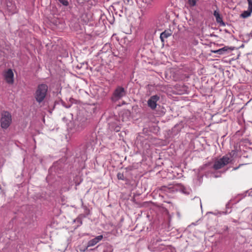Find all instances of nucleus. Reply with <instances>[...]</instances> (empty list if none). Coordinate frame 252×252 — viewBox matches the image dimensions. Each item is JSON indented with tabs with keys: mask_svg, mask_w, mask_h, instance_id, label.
<instances>
[{
	"mask_svg": "<svg viewBox=\"0 0 252 252\" xmlns=\"http://www.w3.org/2000/svg\"><path fill=\"white\" fill-rule=\"evenodd\" d=\"M48 89V86L45 84H39L34 94V96L36 101L38 103L42 102L47 94Z\"/></svg>",
	"mask_w": 252,
	"mask_h": 252,
	"instance_id": "1",
	"label": "nucleus"
},
{
	"mask_svg": "<svg viewBox=\"0 0 252 252\" xmlns=\"http://www.w3.org/2000/svg\"><path fill=\"white\" fill-rule=\"evenodd\" d=\"M90 123V119L80 114L74 122V126L77 131H80L88 126Z\"/></svg>",
	"mask_w": 252,
	"mask_h": 252,
	"instance_id": "2",
	"label": "nucleus"
},
{
	"mask_svg": "<svg viewBox=\"0 0 252 252\" xmlns=\"http://www.w3.org/2000/svg\"><path fill=\"white\" fill-rule=\"evenodd\" d=\"M12 123V116L10 112L3 111L1 113L0 126L3 129L7 128Z\"/></svg>",
	"mask_w": 252,
	"mask_h": 252,
	"instance_id": "3",
	"label": "nucleus"
},
{
	"mask_svg": "<svg viewBox=\"0 0 252 252\" xmlns=\"http://www.w3.org/2000/svg\"><path fill=\"white\" fill-rule=\"evenodd\" d=\"M126 94V91L121 86H118L113 92L112 99L117 101Z\"/></svg>",
	"mask_w": 252,
	"mask_h": 252,
	"instance_id": "4",
	"label": "nucleus"
},
{
	"mask_svg": "<svg viewBox=\"0 0 252 252\" xmlns=\"http://www.w3.org/2000/svg\"><path fill=\"white\" fill-rule=\"evenodd\" d=\"M230 161V159L229 157L223 156L222 158H220L219 160L215 162L213 165V168L215 170L220 169L228 164Z\"/></svg>",
	"mask_w": 252,
	"mask_h": 252,
	"instance_id": "5",
	"label": "nucleus"
},
{
	"mask_svg": "<svg viewBox=\"0 0 252 252\" xmlns=\"http://www.w3.org/2000/svg\"><path fill=\"white\" fill-rule=\"evenodd\" d=\"M161 188L162 189H165L164 190L165 191H166V189L172 190V191H173L174 190H179L186 194H189L190 192V189H187L181 184H176L171 188H167L165 186H163Z\"/></svg>",
	"mask_w": 252,
	"mask_h": 252,
	"instance_id": "6",
	"label": "nucleus"
},
{
	"mask_svg": "<svg viewBox=\"0 0 252 252\" xmlns=\"http://www.w3.org/2000/svg\"><path fill=\"white\" fill-rule=\"evenodd\" d=\"M159 96L158 94L151 96L148 100V105L152 110H155L157 107V102L159 100Z\"/></svg>",
	"mask_w": 252,
	"mask_h": 252,
	"instance_id": "7",
	"label": "nucleus"
},
{
	"mask_svg": "<svg viewBox=\"0 0 252 252\" xmlns=\"http://www.w3.org/2000/svg\"><path fill=\"white\" fill-rule=\"evenodd\" d=\"M126 49L123 46H120L119 49H113L112 51L113 55L117 57H119L120 58H123L126 56L125 51Z\"/></svg>",
	"mask_w": 252,
	"mask_h": 252,
	"instance_id": "8",
	"label": "nucleus"
},
{
	"mask_svg": "<svg viewBox=\"0 0 252 252\" xmlns=\"http://www.w3.org/2000/svg\"><path fill=\"white\" fill-rule=\"evenodd\" d=\"M235 47L224 46L222 48L216 50H211L212 53L218 54L219 55H223L229 53L230 51L233 50Z\"/></svg>",
	"mask_w": 252,
	"mask_h": 252,
	"instance_id": "9",
	"label": "nucleus"
},
{
	"mask_svg": "<svg viewBox=\"0 0 252 252\" xmlns=\"http://www.w3.org/2000/svg\"><path fill=\"white\" fill-rule=\"evenodd\" d=\"M7 10L11 14L17 12V7L12 0H5Z\"/></svg>",
	"mask_w": 252,
	"mask_h": 252,
	"instance_id": "10",
	"label": "nucleus"
},
{
	"mask_svg": "<svg viewBox=\"0 0 252 252\" xmlns=\"http://www.w3.org/2000/svg\"><path fill=\"white\" fill-rule=\"evenodd\" d=\"M4 79L6 82L9 84H12L14 82V74L11 69H8L6 72H5L4 75Z\"/></svg>",
	"mask_w": 252,
	"mask_h": 252,
	"instance_id": "11",
	"label": "nucleus"
},
{
	"mask_svg": "<svg viewBox=\"0 0 252 252\" xmlns=\"http://www.w3.org/2000/svg\"><path fill=\"white\" fill-rule=\"evenodd\" d=\"M109 128L112 131L119 132L121 130V126L118 121H114L109 123Z\"/></svg>",
	"mask_w": 252,
	"mask_h": 252,
	"instance_id": "12",
	"label": "nucleus"
},
{
	"mask_svg": "<svg viewBox=\"0 0 252 252\" xmlns=\"http://www.w3.org/2000/svg\"><path fill=\"white\" fill-rule=\"evenodd\" d=\"M213 15L216 18L217 23H218L220 26H225V23L223 21L222 17L220 14L219 11L215 10Z\"/></svg>",
	"mask_w": 252,
	"mask_h": 252,
	"instance_id": "13",
	"label": "nucleus"
},
{
	"mask_svg": "<svg viewBox=\"0 0 252 252\" xmlns=\"http://www.w3.org/2000/svg\"><path fill=\"white\" fill-rule=\"evenodd\" d=\"M171 34L172 32L171 30H165L164 32L160 33V38L163 44H164L165 42V39L169 36H171Z\"/></svg>",
	"mask_w": 252,
	"mask_h": 252,
	"instance_id": "14",
	"label": "nucleus"
},
{
	"mask_svg": "<svg viewBox=\"0 0 252 252\" xmlns=\"http://www.w3.org/2000/svg\"><path fill=\"white\" fill-rule=\"evenodd\" d=\"M141 6L145 8H150L153 2V0H141Z\"/></svg>",
	"mask_w": 252,
	"mask_h": 252,
	"instance_id": "15",
	"label": "nucleus"
},
{
	"mask_svg": "<svg viewBox=\"0 0 252 252\" xmlns=\"http://www.w3.org/2000/svg\"><path fill=\"white\" fill-rule=\"evenodd\" d=\"M48 112L50 113H52V111L55 109V106L57 104H59V102L57 101H55L53 102H48Z\"/></svg>",
	"mask_w": 252,
	"mask_h": 252,
	"instance_id": "16",
	"label": "nucleus"
},
{
	"mask_svg": "<svg viewBox=\"0 0 252 252\" xmlns=\"http://www.w3.org/2000/svg\"><path fill=\"white\" fill-rule=\"evenodd\" d=\"M252 12V11L248 9V10L244 11L242 13H241L240 14V17L243 18H248L251 16Z\"/></svg>",
	"mask_w": 252,
	"mask_h": 252,
	"instance_id": "17",
	"label": "nucleus"
},
{
	"mask_svg": "<svg viewBox=\"0 0 252 252\" xmlns=\"http://www.w3.org/2000/svg\"><path fill=\"white\" fill-rule=\"evenodd\" d=\"M96 142L93 139H90L89 142L86 143L87 148H92L95 144Z\"/></svg>",
	"mask_w": 252,
	"mask_h": 252,
	"instance_id": "18",
	"label": "nucleus"
},
{
	"mask_svg": "<svg viewBox=\"0 0 252 252\" xmlns=\"http://www.w3.org/2000/svg\"><path fill=\"white\" fill-rule=\"evenodd\" d=\"M32 219L31 216L28 217L25 216V218L23 219V221L25 224H30L32 222Z\"/></svg>",
	"mask_w": 252,
	"mask_h": 252,
	"instance_id": "19",
	"label": "nucleus"
},
{
	"mask_svg": "<svg viewBox=\"0 0 252 252\" xmlns=\"http://www.w3.org/2000/svg\"><path fill=\"white\" fill-rule=\"evenodd\" d=\"M97 243V242H96V241L95 240V239L94 238L91 240L90 241H89L88 242L87 248L86 249H85L83 250V251L84 252L87 249L88 247H91V246H93L95 245V244H96Z\"/></svg>",
	"mask_w": 252,
	"mask_h": 252,
	"instance_id": "20",
	"label": "nucleus"
},
{
	"mask_svg": "<svg viewBox=\"0 0 252 252\" xmlns=\"http://www.w3.org/2000/svg\"><path fill=\"white\" fill-rule=\"evenodd\" d=\"M76 67L79 69L82 68L83 69H85L88 68V64L87 63H80L77 65Z\"/></svg>",
	"mask_w": 252,
	"mask_h": 252,
	"instance_id": "21",
	"label": "nucleus"
},
{
	"mask_svg": "<svg viewBox=\"0 0 252 252\" xmlns=\"http://www.w3.org/2000/svg\"><path fill=\"white\" fill-rule=\"evenodd\" d=\"M199 0H188V3L190 7L194 6L196 5V2Z\"/></svg>",
	"mask_w": 252,
	"mask_h": 252,
	"instance_id": "22",
	"label": "nucleus"
},
{
	"mask_svg": "<svg viewBox=\"0 0 252 252\" xmlns=\"http://www.w3.org/2000/svg\"><path fill=\"white\" fill-rule=\"evenodd\" d=\"M117 178L119 180H126L125 178L124 177V174L122 173L119 172L117 174Z\"/></svg>",
	"mask_w": 252,
	"mask_h": 252,
	"instance_id": "23",
	"label": "nucleus"
},
{
	"mask_svg": "<svg viewBox=\"0 0 252 252\" xmlns=\"http://www.w3.org/2000/svg\"><path fill=\"white\" fill-rule=\"evenodd\" d=\"M61 3H62L64 6H68L69 5V2L67 0H58Z\"/></svg>",
	"mask_w": 252,
	"mask_h": 252,
	"instance_id": "24",
	"label": "nucleus"
},
{
	"mask_svg": "<svg viewBox=\"0 0 252 252\" xmlns=\"http://www.w3.org/2000/svg\"><path fill=\"white\" fill-rule=\"evenodd\" d=\"M248 2V9L252 11V0H247Z\"/></svg>",
	"mask_w": 252,
	"mask_h": 252,
	"instance_id": "25",
	"label": "nucleus"
},
{
	"mask_svg": "<svg viewBox=\"0 0 252 252\" xmlns=\"http://www.w3.org/2000/svg\"><path fill=\"white\" fill-rule=\"evenodd\" d=\"M102 238H103V236L102 235H99V236L96 237L95 238H94V239H95V240L96 241V242L97 243L99 241H100Z\"/></svg>",
	"mask_w": 252,
	"mask_h": 252,
	"instance_id": "26",
	"label": "nucleus"
},
{
	"mask_svg": "<svg viewBox=\"0 0 252 252\" xmlns=\"http://www.w3.org/2000/svg\"><path fill=\"white\" fill-rule=\"evenodd\" d=\"M74 222L77 221L78 223H79L80 224H82V220L81 218H77L76 219H75L74 220Z\"/></svg>",
	"mask_w": 252,
	"mask_h": 252,
	"instance_id": "27",
	"label": "nucleus"
},
{
	"mask_svg": "<svg viewBox=\"0 0 252 252\" xmlns=\"http://www.w3.org/2000/svg\"><path fill=\"white\" fill-rule=\"evenodd\" d=\"M62 103L63 104V105L66 108H69L70 106H71V105H66V104H64V102L62 101Z\"/></svg>",
	"mask_w": 252,
	"mask_h": 252,
	"instance_id": "28",
	"label": "nucleus"
},
{
	"mask_svg": "<svg viewBox=\"0 0 252 252\" xmlns=\"http://www.w3.org/2000/svg\"><path fill=\"white\" fill-rule=\"evenodd\" d=\"M242 165V164H239V165L238 167H234V168H233V170H235L238 169L240 167V166H241Z\"/></svg>",
	"mask_w": 252,
	"mask_h": 252,
	"instance_id": "29",
	"label": "nucleus"
},
{
	"mask_svg": "<svg viewBox=\"0 0 252 252\" xmlns=\"http://www.w3.org/2000/svg\"><path fill=\"white\" fill-rule=\"evenodd\" d=\"M233 221L235 222H237L236 220H234Z\"/></svg>",
	"mask_w": 252,
	"mask_h": 252,
	"instance_id": "30",
	"label": "nucleus"
},
{
	"mask_svg": "<svg viewBox=\"0 0 252 252\" xmlns=\"http://www.w3.org/2000/svg\"><path fill=\"white\" fill-rule=\"evenodd\" d=\"M178 126V125H176V126H175V127H174L175 128V127H176V126Z\"/></svg>",
	"mask_w": 252,
	"mask_h": 252,
	"instance_id": "31",
	"label": "nucleus"
}]
</instances>
